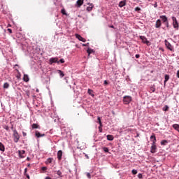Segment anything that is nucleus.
<instances>
[{"mask_svg":"<svg viewBox=\"0 0 179 179\" xmlns=\"http://www.w3.org/2000/svg\"><path fill=\"white\" fill-rule=\"evenodd\" d=\"M20 139V136L19 135V133H17V131L16 129L13 130V141L15 143H17L19 142V140Z\"/></svg>","mask_w":179,"mask_h":179,"instance_id":"obj_1","label":"nucleus"},{"mask_svg":"<svg viewBox=\"0 0 179 179\" xmlns=\"http://www.w3.org/2000/svg\"><path fill=\"white\" fill-rule=\"evenodd\" d=\"M123 101L124 104H129L132 101V97L129 96H125L123 97Z\"/></svg>","mask_w":179,"mask_h":179,"instance_id":"obj_2","label":"nucleus"},{"mask_svg":"<svg viewBox=\"0 0 179 179\" xmlns=\"http://www.w3.org/2000/svg\"><path fill=\"white\" fill-rule=\"evenodd\" d=\"M172 20L174 29L178 30V22L177 21V18L176 17H172Z\"/></svg>","mask_w":179,"mask_h":179,"instance_id":"obj_3","label":"nucleus"},{"mask_svg":"<svg viewBox=\"0 0 179 179\" xmlns=\"http://www.w3.org/2000/svg\"><path fill=\"white\" fill-rule=\"evenodd\" d=\"M140 38H141V40H142V41L144 44L150 45V42L149 41H148V38H146V37H145L143 36H140Z\"/></svg>","mask_w":179,"mask_h":179,"instance_id":"obj_4","label":"nucleus"},{"mask_svg":"<svg viewBox=\"0 0 179 179\" xmlns=\"http://www.w3.org/2000/svg\"><path fill=\"white\" fill-rule=\"evenodd\" d=\"M165 45L168 48V50H169L170 51H173V50H174V48H173V45H171L170 43L167 41V40H165Z\"/></svg>","mask_w":179,"mask_h":179,"instance_id":"obj_5","label":"nucleus"},{"mask_svg":"<svg viewBox=\"0 0 179 179\" xmlns=\"http://www.w3.org/2000/svg\"><path fill=\"white\" fill-rule=\"evenodd\" d=\"M75 36L79 40V41H83V43H86V39H85L83 37H82L78 34H76Z\"/></svg>","mask_w":179,"mask_h":179,"instance_id":"obj_6","label":"nucleus"},{"mask_svg":"<svg viewBox=\"0 0 179 179\" xmlns=\"http://www.w3.org/2000/svg\"><path fill=\"white\" fill-rule=\"evenodd\" d=\"M49 61L51 64L54 63L59 64V61H58V57L50 58Z\"/></svg>","mask_w":179,"mask_h":179,"instance_id":"obj_7","label":"nucleus"},{"mask_svg":"<svg viewBox=\"0 0 179 179\" xmlns=\"http://www.w3.org/2000/svg\"><path fill=\"white\" fill-rule=\"evenodd\" d=\"M160 27H162V20H157L155 23V28L160 29Z\"/></svg>","mask_w":179,"mask_h":179,"instance_id":"obj_8","label":"nucleus"},{"mask_svg":"<svg viewBox=\"0 0 179 179\" xmlns=\"http://www.w3.org/2000/svg\"><path fill=\"white\" fill-rule=\"evenodd\" d=\"M159 17L162 19L163 23H166V22H169V20L166 15H160Z\"/></svg>","mask_w":179,"mask_h":179,"instance_id":"obj_9","label":"nucleus"},{"mask_svg":"<svg viewBox=\"0 0 179 179\" xmlns=\"http://www.w3.org/2000/svg\"><path fill=\"white\" fill-rule=\"evenodd\" d=\"M18 153H19V156H20V157H21V159L24 158V154L26 153V151H24V150H19Z\"/></svg>","mask_w":179,"mask_h":179,"instance_id":"obj_10","label":"nucleus"},{"mask_svg":"<svg viewBox=\"0 0 179 179\" xmlns=\"http://www.w3.org/2000/svg\"><path fill=\"white\" fill-rule=\"evenodd\" d=\"M57 159H58V160L62 159V150H59L57 152Z\"/></svg>","mask_w":179,"mask_h":179,"instance_id":"obj_11","label":"nucleus"},{"mask_svg":"<svg viewBox=\"0 0 179 179\" xmlns=\"http://www.w3.org/2000/svg\"><path fill=\"white\" fill-rule=\"evenodd\" d=\"M35 135L36 138H41L43 136H45V134H41L39 131H36Z\"/></svg>","mask_w":179,"mask_h":179,"instance_id":"obj_12","label":"nucleus"},{"mask_svg":"<svg viewBox=\"0 0 179 179\" xmlns=\"http://www.w3.org/2000/svg\"><path fill=\"white\" fill-rule=\"evenodd\" d=\"M169 79H170V76H169L168 74H166L165 75V80L164 81V86H166V83H167V82L169 81Z\"/></svg>","mask_w":179,"mask_h":179,"instance_id":"obj_13","label":"nucleus"},{"mask_svg":"<svg viewBox=\"0 0 179 179\" xmlns=\"http://www.w3.org/2000/svg\"><path fill=\"white\" fill-rule=\"evenodd\" d=\"M150 139L154 144L156 143V136H155V134H152L150 136Z\"/></svg>","mask_w":179,"mask_h":179,"instance_id":"obj_14","label":"nucleus"},{"mask_svg":"<svg viewBox=\"0 0 179 179\" xmlns=\"http://www.w3.org/2000/svg\"><path fill=\"white\" fill-rule=\"evenodd\" d=\"M151 153H156V145L154 143L151 146Z\"/></svg>","mask_w":179,"mask_h":179,"instance_id":"obj_15","label":"nucleus"},{"mask_svg":"<svg viewBox=\"0 0 179 179\" xmlns=\"http://www.w3.org/2000/svg\"><path fill=\"white\" fill-rule=\"evenodd\" d=\"M125 5H127V3L125 2V1H122L119 3L120 8H122L125 6Z\"/></svg>","mask_w":179,"mask_h":179,"instance_id":"obj_16","label":"nucleus"},{"mask_svg":"<svg viewBox=\"0 0 179 179\" xmlns=\"http://www.w3.org/2000/svg\"><path fill=\"white\" fill-rule=\"evenodd\" d=\"M23 80H24V82H29V76L27 74H24V77H23Z\"/></svg>","mask_w":179,"mask_h":179,"instance_id":"obj_17","label":"nucleus"},{"mask_svg":"<svg viewBox=\"0 0 179 179\" xmlns=\"http://www.w3.org/2000/svg\"><path fill=\"white\" fill-rule=\"evenodd\" d=\"M108 141H114V136L113 135H110L108 134L107 136H106Z\"/></svg>","mask_w":179,"mask_h":179,"instance_id":"obj_18","label":"nucleus"},{"mask_svg":"<svg viewBox=\"0 0 179 179\" xmlns=\"http://www.w3.org/2000/svg\"><path fill=\"white\" fill-rule=\"evenodd\" d=\"M57 73H59L61 78H64L65 76V74H64V72L61 70H57Z\"/></svg>","mask_w":179,"mask_h":179,"instance_id":"obj_19","label":"nucleus"},{"mask_svg":"<svg viewBox=\"0 0 179 179\" xmlns=\"http://www.w3.org/2000/svg\"><path fill=\"white\" fill-rule=\"evenodd\" d=\"M0 150L1 152H5V145L2 143H0Z\"/></svg>","mask_w":179,"mask_h":179,"instance_id":"obj_20","label":"nucleus"},{"mask_svg":"<svg viewBox=\"0 0 179 179\" xmlns=\"http://www.w3.org/2000/svg\"><path fill=\"white\" fill-rule=\"evenodd\" d=\"M38 128H40V126H39L38 124H36V123H34V124H32V129H38Z\"/></svg>","mask_w":179,"mask_h":179,"instance_id":"obj_21","label":"nucleus"},{"mask_svg":"<svg viewBox=\"0 0 179 179\" xmlns=\"http://www.w3.org/2000/svg\"><path fill=\"white\" fill-rule=\"evenodd\" d=\"M167 143H169V141L167 140H162L161 141V145H162L163 146H166V145H167Z\"/></svg>","mask_w":179,"mask_h":179,"instance_id":"obj_22","label":"nucleus"},{"mask_svg":"<svg viewBox=\"0 0 179 179\" xmlns=\"http://www.w3.org/2000/svg\"><path fill=\"white\" fill-rule=\"evenodd\" d=\"M173 128H174L176 131H178V132H179V124H173Z\"/></svg>","mask_w":179,"mask_h":179,"instance_id":"obj_23","label":"nucleus"},{"mask_svg":"<svg viewBox=\"0 0 179 179\" xmlns=\"http://www.w3.org/2000/svg\"><path fill=\"white\" fill-rule=\"evenodd\" d=\"M56 174L59 176V178L64 177V176H62V172L61 171H56Z\"/></svg>","mask_w":179,"mask_h":179,"instance_id":"obj_24","label":"nucleus"},{"mask_svg":"<svg viewBox=\"0 0 179 179\" xmlns=\"http://www.w3.org/2000/svg\"><path fill=\"white\" fill-rule=\"evenodd\" d=\"M77 5L78 6H82L83 5V0H78L77 1Z\"/></svg>","mask_w":179,"mask_h":179,"instance_id":"obj_25","label":"nucleus"},{"mask_svg":"<svg viewBox=\"0 0 179 179\" xmlns=\"http://www.w3.org/2000/svg\"><path fill=\"white\" fill-rule=\"evenodd\" d=\"M16 71L17 72V74L16 76L17 79H20L22 75L20 74V72L17 69H16Z\"/></svg>","mask_w":179,"mask_h":179,"instance_id":"obj_26","label":"nucleus"},{"mask_svg":"<svg viewBox=\"0 0 179 179\" xmlns=\"http://www.w3.org/2000/svg\"><path fill=\"white\" fill-rule=\"evenodd\" d=\"M3 89H9V83H5L3 84Z\"/></svg>","mask_w":179,"mask_h":179,"instance_id":"obj_27","label":"nucleus"},{"mask_svg":"<svg viewBox=\"0 0 179 179\" xmlns=\"http://www.w3.org/2000/svg\"><path fill=\"white\" fill-rule=\"evenodd\" d=\"M98 123L99 124V126L103 127V123L101 122V119L100 117H98Z\"/></svg>","mask_w":179,"mask_h":179,"instance_id":"obj_28","label":"nucleus"},{"mask_svg":"<svg viewBox=\"0 0 179 179\" xmlns=\"http://www.w3.org/2000/svg\"><path fill=\"white\" fill-rule=\"evenodd\" d=\"M87 93L90 94V96H94V94H93V90L90 89H88Z\"/></svg>","mask_w":179,"mask_h":179,"instance_id":"obj_29","label":"nucleus"},{"mask_svg":"<svg viewBox=\"0 0 179 179\" xmlns=\"http://www.w3.org/2000/svg\"><path fill=\"white\" fill-rule=\"evenodd\" d=\"M87 52L88 55H90V54H92L93 52V50L88 48Z\"/></svg>","mask_w":179,"mask_h":179,"instance_id":"obj_30","label":"nucleus"},{"mask_svg":"<svg viewBox=\"0 0 179 179\" xmlns=\"http://www.w3.org/2000/svg\"><path fill=\"white\" fill-rule=\"evenodd\" d=\"M103 150L105 151L106 153H108L109 152L108 148L107 147L103 148Z\"/></svg>","mask_w":179,"mask_h":179,"instance_id":"obj_31","label":"nucleus"},{"mask_svg":"<svg viewBox=\"0 0 179 179\" xmlns=\"http://www.w3.org/2000/svg\"><path fill=\"white\" fill-rule=\"evenodd\" d=\"M150 90L152 92L155 93V92L156 91V88H155V87H151L150 88Z\"/></svg>","mask_w":179,"mask_h":179,"instance_id":"obj_32","label":"nucleus"},{"mask_svg":"<svg viewBox=\"0 0 179 179\" xmlns=\"http://www.w3.org/2000/svg\"><path fill=\"white\" fill-rule=\"evenodd\" d=\"M52 160H54V159H52V158H48V159H47V162H48V163L50 164V163H52Z\"/></svg>","mask_w":179,"mask_h":179,"instance_id":"obj_33","label":"nucleus"},{"mask_svg":"<svg viewBox=\"0 0 179 179\" xmlns=\"http://www.w3.org/2000/svg\"><path fill=\"white\" fill-rule=\"evenodd\" d=\"M169 110V106H165V107L163 108V111H168Z\"/></svg>","mask_w":179,"mask_h":179,"instance_id":"obj_34","label":"nucleus"},{"mask_svg":"<svg viewBox=\"0 0 179 179\" xmlns=\"http://www.w3.org/2000/svg\"><path fill=\"white\" fill-rule=\"evenodd\" d=\"M131 173H132V174H138V171H136V169H133L132 171H131Z\"/></svg>","mask_w":179,"mask_h":179,"instance_id":"obj_35","label":"nucleus"},{"mask_svg":"<svg viewBox=\"0 0 179 179\" xmlns=\"http://www.w3.org/2000/svg\"><path fill=\"white\" fill-rule=\"evenodd\" d=\"M99 132H103V126H99Z\"/></svg>","mask_w":179,"mask_h":179,"instance_id":"obj_36","label":"nucleus"},{"mask_svg":"<svg viewBox=\"0 0 179 179\" xmlns=\"http://www.w3.org/2000/svg\"><path fill=\"white\" fill-rule=\"evenodd\" d=\"M134 10H135L136 12H139V10H141V8H139V7H136V8H134Z\"/></svg>","mask_w":179,"mask_h":179,"instance_id":"obj_37","label":"nucleus"},{"mask_svg":"<svg viewBox=\"0 0 179 179\" xmlns=\"http://www.w3.org/2000/svg\"><path fill=\"white\" fill-rule=\"evenodd\" d=\"M138 178L139 179H143V176H142L141 173H138Z\"/></svg>","mask_w":179,"mask_h":179,"instance_id":"obj_38","label":"nucleus"},{"mask_svg":"<svg viewBox=\"0 0 179 179\" xmlns=\"http://www.w3.org/2000/svg\"><path fill=\"white\" fill-rule=\"evenodd\" d=\"M93 9V7H87V10L88 11V12H91V10Z\"/></svg>","mask_w":179,"mask_h":179,"instance_id":"obj_39","label":"nucleus"},{"mask_svg":"<svg viewBox=\"0 0 179 179\" xmlns=\"http://www.w3.org/2000/svg\"><path fill=\"white\" fill-rule=\"evenodd\" d=\"M3 129H6V131H9V127L8 126H3Z\"/></svg>","mask_w":179,"mask_h":179,"instance_id":"obj_40","label":"nucleus"},{"mask_svg":"<svg viewBox=\"0 0 179 179\" xmlns=\"http://www.w3.org/2000/svg\"><path fill=\"white\" fill-rule=\"evenodd\" d=\"M87 177L89 179L92 178V175H90V173H87Z\"/></svg>","mask_w":179,"mask_h":179,"instance_id":"obj_41","label":"nucleus"},{"mask_svg":"<svg viewBox=\"0 0 179 179\" xmlns=\"http://www.w3.org/2000/svg\"><path fill=\"white\" fill-rule=\"evenodd\" d=\"M61 12H62V15H66L65 9H62Z\"/></svg>","mask_w":179,"mask_h":179,"instance_id":"obj_42","label":"nucleus"},{"mask_svg":"<svg viewBox=\"0 0 179 179\" xmlns=\"http://www.w3.org/2000/svg\"><path fill=\"white\" fill-rule=\"evenodd\" d=\"M61 62V64H64L65 63V60L64 59H61L59 61V63Z\"/></svg>","mask_w":179,"mask_h":179,"instance_id":"obj_43","label":"nucleus"},{"mask_svg":"<svg viewBox=\"0 0 179 179\" xmlns=\"http://www.w3.org/2000/svg\"><path fill=\"white\" fill-rule=\"evenodd\" d=\"M24 176H26L27 178L30 179V176H29V174L25 173Z\"/></svg>","mask_w":179,"mask_h":179,"instance_id":"obj_44","label":"nucleus"},{"mask_svg":"<svg viewBox=\"0 0 179 179\" xmlns=\"http://www.w3.org/2000/svg\"><path fill=\"white\" fill-rule=\"evenodd\" d=\"M7 31H8V33H10V34H12V29H8Z\"/></svg>","mask_w":179,"mask_h":179,"instance_id":"obj_45","label":"nucleus"},{"mask_svg":"<svg viewBox=\"0 0 179 179\" xmlns=\"http://www.w3.org/2000/svg\"><path fill=\"white\" fill-rule=\"evenodd\" d=\"M22 135H23V136H27V134H26V132L23 131V132H22Z\"/></svg>","mask_w":179,"mask_h":179,"instance_id":"obj_46","label":"nucleus"},{"mask_svg":"<svg viewBox=\"0 0 179 179\" xmlns=\"http://www.w3.org/2000/svg\"><path fill=\"white\" fill-rule=\"evenodd\" d=\"M176 76L179 78V70L177 71Z\"/></svg>","mask_w":179,"mask_h":179,"instance_id":"obj_47","label":"nucleus"},{"mask_svg":"<svg viewBox=\"0 0 179 179\" xmlns=\"http://www.w3.org/2000/svg\"><path fill=\"white\" fill-rule=\"evenodd\" d=\"M165 25L166 26V27H169V21L165 22Z\"/></svg>","mask_w":179,"mask_h":179,"instance_id":"obj_48","label":"nucleus"},{"mask_svg":"<svg viewBox=\"0 0 179 179\" xmlns=\"http://www.w3.org/2000/svg\"><path fill=\"white\" fill-rule=\"evenodd\" d=\"M141 57V55H136V58H139Z\"/></svg>","mask_w":179,"mask_h":179,"instance_id":"obj_49","label":"nucleus"},{"mask_svg":"<svg viewBox=\"0 0 179 179\" xmlns=\"http://www.w3.org/2000/svg\"><path fill=\"white\" fill-rule=\"evenodd\" d=\"M42 170H43V171H45V170H47V167H43V168H42Z\"/></svg>","mask_w":179,"mask_h":179,"instance_id":"obj_50","label":"nucleus"},{"mask_svg":"<svg viewBox=\"0 0 179 179\" xmlns=\"http://www.w3.org/2000/svg\"><path fill=\"white\" fill-rule=\"evenodd\" d=\"M103 83L104 85H108V83L107 82V80H105Z\"/></svg>","mask_w":179,"mask_h":179,"instance_id":"obj_51","label":"nucleus"},{"mask_svg":"<svg viewBox=\"0 0 179 179\" xmlns=\"http://www.w3.org/2000/svg\"><path fill=\"white\" fill-rule=\"evenodd\" d=\"M27 169L26 168V169H24V174H27Z\"/></svg>","mask_w":179,"mask_h":179,"instance_id":"obj_52","label":"nucleus"},{"mask_svg":"<svg viewBox=\"0 0 179 179\" xmlns=\"http://www.w3.org/2000/svg\"><path fill=\"white\" fill-rule=\"evenodd\" d=\"M109 27H110L111 29H115V27H113V25H110Z\"/></svg>","mask_w":179,"mask_h":179,"instance_id":"obj_53","label":"nucleus"},{"mask_svg":"<svg viewBox=\"0 0 179 179\" xmlns=\"http://www.w3.org/2000/svg\"><path fill=\"white\" fill-rule=\"evenodd\" d=\"M45 179H51L50 176H47Z\"/></svg>","mask_w":179,"mask_h":179,"instance_id":"obj_54","label":"nucleus"},{"mask_svg":"<svg viewBox=\"0 0 179 179\" xmlns=\"http://www.w3.org/2000/svg\"><path fill=\"white\" fill-rule=\"evenodd\" d=\"M85 157H86L87 159H89V156H88L87 155H85Z\"/></svg>","mask_w":179,"mask_h":179,"instance_id":"obj_55","label":"nucleus"},{"mask_svg":"<svg viewBox=\"0 0 179 179\" xmlns=\"http://www.w3.org/2000/svg\"><path fill=\"white\" fill-rule=\"evenodd\" d=\"M155 8H157V3L155 4Z\"/></svg>","mask_w":179,"mask_h":179,"instance_id":"obj_56","label":"nucleus"},{"mask_svg":"<svg viewBox=\"0 0 179 179\" xmlns=\"http://www.w3.org/2000/svg\"><path fill=\"white\" fill-rule=\"evenodd\" d=\"M27 167H30V164H27Z\"/></svg>","mask_w":179,"mask_h":179,"instance_id":"obj_57","label":"nucleus"},{"mask_svg":"<svg viewBox=\"0 0 179 179\" xmlns=\"http://www.w3.org/2000/svg\"><path fill=\"white\" fill-rule=\"evenodd\" d=\"M83 47H86V44H83Z\"/></svg>","mask_w":179,"mask_h":179,"instance_id":"obj_58","label":"nucleus"},{"mask_svg":"<svg viewBox=\"0 0 179 179\" xmlns=\"http://www.w3.org/2000/svg\"><path fill=\"white\" fill-rule=\"evenodd\" d=\"M36 92H38V90H36Z\"/></svg>","mask_w":179,"mask_h":179,"instance_id":"obj_59","label":"nucleus"},{"mask_svg":"<svg viewBox=\"0 0 179 179\" xmlns=\"http://www.w3.org/2000/svg\"><path fill=\"white\" fill-rule=\"evenodd\" d=\"M27 160H29V157H27Z\"/></svg>","mask_w":179,"mask_h":179,"instance_id":"obj_60","label":"nucleus"}]
</instances>
